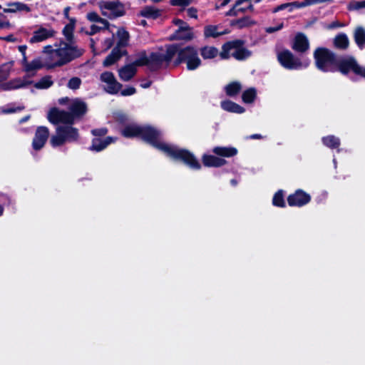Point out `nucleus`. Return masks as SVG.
I'll list each match as a JSON object with an SVG mask.
<instances>
[{"label": "nucleus", "mask_w": 365, "mask_h": 365, "mask_svg": "<svg viewBox=\"0 0 365 365\" xmlns=\"http://www.w3.org/2000/svg\"><path fill=\"white\" fill-rule=\"evenodd\" d=\"M116 138L107 136L104 139L100 138H93L91 140V145L88 147L90 151L101 152L106 149L110 144L114 143Z\"/></svg>", "instance_id": "nucleus-16"}, {"label": "nucleus", "mask_w": 365, "mask_h": 365, "mask_svg": "<svg viewBox=\"0 0 365 365\" xmlns=\"http://www.w3.org/2000/svg\"><path fill=\"white\" fill-rule=\"evenodd\" d=\"M81 84V80L78 77H73L68 82V87L71 89L76 90L79 88Z\"/></svg>", "instance_id": "nucleus-46"}, {"label": "nucleus", "mask_w": 365, "mask_h": 365, "mask_svg": "<svg viewBox=\"0 0 365 365\" xmlns=\"http://www.w3.org/2000/svg\"><path fill=\"white\" fill-rule=\"evenodd\" d=\"M136 92V90L133 87H128L123 91H121V95L124 96H131Z\"/></svg>", "instance_id": "nucleus-55"}, {"label": "nucleus", "mask_w": 365, "mask_h": 365, "mask_svg": "<svg viewBox=\"0 0 365 365\" xmlns=\"http://www.w3.org/2000/svg\"><path fill=\"white\" fill-rule=\"evenodd\" d=\"M114 41H115L114 35L112 36V38H106L103 42L104 50L107 51L109 48H110L114 44Z\"/></svg>", "instance_id": "nucleus-50"}, {"label": "nucleus", "mask_w": 365, "mask_h": 365, "mask_svg": "<svg viewBox=\"0 0 365 365\" xmlns=\"http://www.w3.org/2000/svg\"><path fill=\"white\" fill-rule=\"evenodd\" d=\"M352 6L354 9L365 8V1L353 2Z\"/></svg>", "instance_id": "nucleus-58"}, {"label": "nucleus", "mask_w": 365, "mask_h": 365, "mask_svg": "<svg viewBox=\"0 0 365 365\" xmlns=\"http://www.w3.org/2000/svg\"><path fill=\"white\" fill-rule=\"evenodd\" d=\"M102 14L110 19H115L124 14L123 5L118 1H103L100 4Z\"/></svg>", "instance_id": "nucleus-10"}, {"label": "nucleus", "mask_w": 365, "mask_h": 365, "mask_svg": "<svg viewBox=\"0 0 365 365\" xmlns=\"http://www.w3.org/2000/svg\"><path fill=\"white\" fill-rule=\"evenodd\" d=\"M255 22L249 16H245L243 18L232 20L230 25L238 29L250 27L254 25Z\"/></svg>", "instance_id": "nucleus-29"}, {"label": "nucleus", "mask_w": 365, "mask_h": 365, "mask_svg": "<svg viewBox=\"0 0 365 365\" xmlns=\"http://www.w3.org/2000/svg\"><path fill=\"white\" fill-rule=\"evenodd\" d=\"M292 48L297 52L302 53H305L309 48L308 38L304 34H297L294 38Z\"/></svg>", "instance_id": "nucleus-19"}, {"label": "nucleus", "mask_w": 365, "mask_h": 365, "mask_svg": "<svg viewBox=\"0 0 365 365\" xmlns=\"http://www.w3.org/2000/svg\"><path fill=\"white\" fill-rule=\"evenodd\" d=\"M242 89V86L239 82H232L227 85L225 88L226 94L229 96L237 95Z\"/></svg>", "instance_id": "nucleus-38"}, {"label": "nucleus", "mask_w": 365, "mask_h": 365, "mask_svg": "<svg viewBox=\"0 0 365 365\" xmlns=\"http://www.w3.org/2000/svg\"><path fill=\"white\" fill-rule=\"evenodd\" d=\"M24 110V106H15V105H8L6 106L4 110V113H17L21 112Z\"/></svg>", "instance_id": "nucleus-45"}, {"label": "nucleus", "mask_w": 365, "mask_h": 365, "mask_svg": "<svg viewBox=\"0 0 365 365\" xmlns=\"http://www.w3.org/2000/svg\"><path fill=\"white\" fill-rule=\"evenodd\" d=\"M121 134L127 138H140L173 161L182 163L191 170H200L202 168V164L193 153L176 145L161 141L162 132L150 125L130 123L124 126Z\"/></svg>", "instance_id": "nucleus-1"}, {"label": "nucleus", "mask_w": 365, "mask_h": 365, "mask_svg": "<svg viewBox=\"0 0 365 365\" xmlns=\"http://www.w3.org/2000/svg\"><path fill=\"white\" fill-rule=\"evenodd\" d=\"M8 8H4L5 13H14L16 11H26L29 12L30 8L25 4L21 2H14L7 4Z\"/></svg>", "instance_id": "nucleus-31"}, {"label": "nucleus", "mask_w": 365, "mask_h": 365, "mask_svg": "<svg viewBox=\"0 0 365 365\" xmlns=\"http://www.w3.org/2000/svg\"><path fill=\"white\" fill-rule=\"evenodd\" d=\"M26 46L22 45L19 46V51L22 53L23 56L26 55Z\"/></svg>", "instance_id": "nucleus-62"}, {"label": "nucleus", "mask_w": 365, "mask_h": 365, "mask_svg": "<svg viewBox=\"0 0 365 365\" xmlns=\"http://www.w3.org/2000/svg\"><path fill=\"white\" fill-rule=\"evenodd\" d=\"M343 26V24L339 23V21H333L331 24L328 26V29H332L336 27H341Z\"/></svg>", "instance_id": "nucleus-60"}, {"label": "nucleus", "mask_w": 365, "mask_h": 365, "mask_svg": "<svg viewBox=\"0 0 365 365\" xmlns=\"http://www.w3.org/2000/svg\"><path fill=\"white\" fill-rule=\"evenodd\" d=\"M66 141L63 138L61 133H59L57 128H56V135L51 136L50 143L52 147L56 148L63 145Z\"/></svg>", "instance_id": "nucleus-39"}, {"label": "nucleus", "mask_w": 365, "mask_h": 365, "mask_svg": "<svg viewBox=\"0 0 365 365\" xmlns=\"http://www.w3.org/2000/svg\"><path fill=\"white\" fill-rule=\"evenodd\" d=\"M218 50L213 46H205L200 49V54L204 59H211L218 55Z\"/></svg>", "instance_id": "nucleus-34"}, {"label": "nucleus", "mask_w": 365, "mask_h": 365, "mask_svg": "<svg viewBox=\"0 0 365 365\" xmlns=\"http://www.w3.org/2000/svg\"><path fill=\"white\" fill-rule=\"evenodd\" d=\"M284 26L283 23L279 24L277 26H270L265 29V31L269 34L274 33L275 31H278L282 29Z\"/></svg>", "instance_id": "nucleus-53"}, {"label": "nucleus", "mask_w": 365, "mask_h": 365, "mask_svg": "<svg viewBox=\"0 0 365 365\" xmlns=\"http://www.w3.org/2000/svg\"><path fill=\"white\" fill-rule=\"evenodd\" d=\"M336 66L343 74H346L351 71L355 74L365 78V68L360 66L351 56L339 58Z\"/></svg>", "instance_id": "nucleus-8"}, {"label": "nucleus", "mask_w": 365, "mask_h": 365, "mask_svg": "<svg viewBox=\"0 0 365 365\" xmlns=\"http://www.w3.org/2000/svg\"><path fill=\"white\" fill-rule=\"evenodd\" d=\"M82 115H47L48 121L54 125L73 126L76 119Z\"/></svg>", "instance_id": "nucleus-15"}, {"label": "nucleus", "mask_w": 365, "mask_h": 365, "mask_svg": "<svg viewBox=\"0 0 365 365\" xmlns=\"http://www.w3.org/2000/svg\"><path fill=\"white\" fill-rule=\"evenodd\" d=\"M126 53L125 50L114 48L111 53L105 58L103 65L105 67L110 66L118 61L123 55Z\"/></svg>", "instance_id": "nucleus-25"}, {"label": "nucleus", "mask_w": 365, "mask_h": 365, "mask_svg": "<svg viewBox=\"0 0 365 365\" xmlns=\"http://www.w3.org/2000/svg\"><path fill=\"white\" fill-rule=\"evenodd\" d=\"M272 205L275 207L282 208L286 207L284 191L282 190H279L274 193L272 198Z\"/></svg>", "instance_id": "nucleus-36"}, {"label": "nucleus", "mask_w": 365, "mask_h": 365, "mask_svg": "<svg viewBox=\"0 0 365 365\" xmlns=\"http://www.w3.org/2000/svg\"><path fill=\"white\" fill-rule=\"evenodd\" d=\"M70 9H71L70 7L67 6L63 10V15L68 19H69V11H70Z\"/></svg>", "instance_id": "nucleus-61"}, {"label": "nucleus", "mask_w": 365, "mask_h": 365, "mask_svg": "<svg viewBox=\"0 0 365 365\" xmlns=\"http://www.w3.org/2000/svg\"><path fill=\"white\" fill-rule=\"evenodd\" d=\"M264 136H262L261 134H252L250 136L247 137V139H251V140H261L264 138Z\"/></svg>", "instance_id": "nucleus-59"}, {"label": "nucleus", "mask_w": 365, "mask_h": 365, "mask_svg": "<svg viewBox=\"0 0 365 365\" xmlns=\"http://www.w3.org/2000/svg\"><path fill=\"white\" fill-rule=\"evenodd\" d=\"M354 38L356 43L361 48L365 44V30L362 27H357L354 31Z\"/></svg>", "instance_id": "nucleus-33"}, {"label": "nucleus", "mask_w": 365, "mask_h": 365, "mask_svg": "<svg viewBox=\"0 0 365 365\" xmlns=\"http://www.w3.org/2000/svg\"><path fill=\"white\" fill-rule=\"evenodd\" d=\"M244 41L235 40L229 41L222 46L220 53L222 58H228L230 56L239 61L245 60L251 56V52L243 46Z\"/></svg>", "instance_id": "nucleus-3"}, {"label": "nucleus", "mask_w": 365, "mask_h": 365, "mask_svg": "<svg viewBox=\"0 0 365 365\" xmlns=\"http://www.w3.org/2000/svg\"><path fill=\"white\" fill-rule=\"evenodd\" d=\"M87 18L89 21L102 24L103 28H108V22L101 18L96 12H91L87 14Z\"/></svg>", "instance_id": "nucleus-42"}, {"label": "nucleus", "mask_w": 365, "mask_h": 365, "mask_svg": "<svg viewBox=\"0 0 365 365\" xmlns=\"http://www.w3.org/2000/svg\"><path fill=\"white\" fill-rule=\"evenodd\" d=\"M161 11L153 6H146L141 11V16L146 18L157 19L160 16Z\"/></svg>", "instance_id": "nucleus-35"}, {"label": "nucleus", "mask_w": 365, "mask_h": 365, "mask_svg": "<svg viewBox=\"0 0 365 365\" xmlns=\"http://www.w3.org/2000/svg\"><path fill=\"white\" fill-rule=\"evenodd\" d=\"M226 34H227V31L226 30L219 32L217 31V26L213 25L206 26L204 31V34L205 37L216 38Z\"/></svg>", "instance_id": "nucleus-37"}, {"label": "nucleus", "mask_w": 365, "mask_h": 365, "mask_svg": "<svg viewBox=\"0 0 365 365\" xmlns=\"http://www.w3.org/2000/svg\"><path fill=\"white\" fill-rule=\"evenodd\" d=\"M187 15L191 18H197V10L194 7H190L187 10Z\"/></svg>", "instance_id": "nucleus-56"}, {"label": "nucleus", "mask_w": 365, "mask_h": 365, "mask_svg": "<svg viewBox=\"0 0 365 365\" xmlns=\"http://www.w3.org/2000/svg\"><path fill=\"white\" fill-rule=\"evenodd\" d=\"M31 83V81L29 80L26 76H24L23 78H14L9 82L3 83L1 85V88L3 90L9 91L24 88Z\"/></svg>", "instance_id": "nucleus-20"}, {"label": "nucleus", "mask_w": 365, "mask_h": 365, "mask_svg": "<svg viewBox=\"0 0 365 365\" xmlns=\"http://www.w3.org/2000/svg\"><path fill=\"white\" fill-rule=\"evenodd\" d=\"M45 67L43 58H35L29 63H26L24 71L26 72L25 76L29 80L30 78L34 77L38 70Z\"/></svg>", "instance_id": "nucleus-21"}, {"label": "nucleus", "mask_w": 365, "mask_h": 365, "mask_svg": "<svg viewBox=\"0 0 365 365\" xmlns=\"http://www.w3.org/2000/svg\"><path fill=\"white\" fill-rule=\"evenodd\" d=\"M53 31L45 28H40L34 32L33 36L30 38V43H37L43 41L53 35Z\"/></svg>", "instance_id": "nucleus-24"}, {"label": "nucleus", "mask_w": 365, "mask_h": 365, "mask_svg": "<svg viewBox=\"0 0 365 365\" xmlns=\"http://www.w3.org/2000/svg\"><path fill=\"white\" fill-rule=\"evenodd\" d=\"M202 165L206 168H220L225 165L227 161L216 155L203 154L201 158Z\"/></svg>", "instance_id": "nucleus-17"}, {"label": "nucleus", "mask_w": 365, "mask_h": 365, "mask_svg": "<svg viewBox=\"0 0 365 365\" xmlns=\"http://www.w3.org/2000/svg\"><path fill=\"white\" fill-rule=\"evenodd\" d=\"M70 21L71 22L68 24H67L63 30V33L67 40L66 42H73V32L74 29L75 20L73 19H70Z\"/></svg>", "instance_id": "nucleus-40"}, {"label": "nucleus", "mask_w": 365, "mask_h": 365, "mask_svg": "<svg viewBox=\"0 0 365 365\" xmlns=\"http://www.w3.org/2000/svg\"><path fill=\"white\" fill-rule=\"evenodd\" d=\"M70 114H85L88 111V106L86 102L80 98H75L71 101L69 105ZM48 114H68V113H59L56 108L50 109Z\"/></svg>", "instance_id": "nucleus-12"}, {"label": "nucleus", "mask_w": 365, "mask_h": 365, "mask_svg": "<svg viewBox=\"0 0 365 365\" xmlns=\"http://www.w3.org/2000/svg\"><path fill=\"white\" fill-rule=\"evenodd\" d=\"M173 23L179 26V29L178 30H182L190 27L187 23L179 19H174Z\"/></svg>", "instance_id": "nucleus-51"}, {"label": "nucleus", "mask_w": 365, "mask_h": 365, "mask_svg": "<svg viewBox=\"0 0 365 365\" xmlns=\"http://www.w3.org/2000/svg\"><path fill=\"white\" fill-rule=\"evenodd\" d=\"M277 59L284 68L289 70H297L307 68L309 65L308 61L302 62L289 50H284L279 52Z\"/></svg>", "instance_id": "nucleus-7"}, {"label": "nucleus", "mask_w": 365, "mask_h": 365, "mask_svg": "<svg viewBox=\"0 0 365 365\" xmlns=\"http://www.w3.org/2000/svg\"><path fill=\"white\" fill-rule=\"evenodd\" d=\"M287 203L290 207H303L310 202L311 195L302 189H297L287 197Z\"/></svg>", "instance_id": "nucleus-11"}, {"label": "nucleus", "mask_w": 365, "mask_h": 365, "mask_svg": "<svg viewBox=\"0 0 365 365\" xmlns=\"http://www.w3.org/2000/svg\"><path fill=\"white\" fill-rule=\"evenodd\" d=\"M43 52L44 53L43 60L45 63V67L47 68L60 67L64 65L61 59V56L58 47L53 49L51 46H47L43 48Z\"/></svg>", "instance_id": "nucleus-9"}, {"label": "nucleus", "mask_w": 365, "mask_h": 365, "mask_svg": "<svg viewBox=\"0 0 365 365\" xmlns=\"http://www.w3.org/2000/svg\"><path fill=\"white\" fill-rule=\"evenodd\" d=\"M66 142L73 143L79 140L80 134L78 128L73 126H56Z\"/></svg>", "instance_id": "nucleus-18"}, {"label": "nucleus", "mask_w": 365, "mask_h": 365, "mask_svg": "<svg viewBox=\"0 0 365 365\" xmlns=\"http://www.w3.org/2000/svg\"><path fill=\"white\" fill-rule=\"evenodd\" d=\"M192 38L193 34L191 31V28L188 27L182 30H177L175 33L170 37V39L189 41L192 39Z\"/></svg>", "instance_id": "nucleus-30"}, {"label": "nucleus", "mask_w": 365, "mask_h": 365, "mask_svg": "<svg viewBox=\"0 0 365 365\" xmlns=\"http://www.w3.org/2000/svg\"><path fill=\"white\" fill-rule=\"evenodd\" d=\"M323 144L331 148V149H336L340 146V140L339 138L329 135L325 137H323L322 139Z\"/></svg>", "instance_id": "nucleus-32"}, {"label": "nucleus", "mask_w": 365, "mask_h": 365, "mask_svg": "<svg viewBox=\"0 0 365 365\" xmlns=\"http://www.w3.org/2000/svg\"><path fill=\"white\" fill-rule=\"evenodd\" d=\"M4 39L7 41H11V42L16 41V38L14 37L13 35H9V36L4 37Z\"/></svg>", "instance_id": "nucleus-64"}, {"label": "nucleus", "mask_w": 365, "mask_h": 365, "mask_svg": "<svg viewBox=\"0 0 365 365\" xmlns=\"http://www.w3.org/2000/svg\"><path fill=\"white\" fill-rule=\"evenodd\" d=\"M58 48L64 65L81 57L85 51L83 48L78 47L73 42L61 41Z\"/></svg>", "instance_id": "nucleus-5"}, {"label": "nucleus", "mask_w": 365, "mask_h": 365, "mask_svg": "<svg viewBox=\"0 0 365 365\" xmlns=\"http://www.w3.org/2000/svg\"><path fill=\"white\" fill-rule=\"evenodd\" d=\"M53 84V81L51 80V78L48 76L43 78L40 81L36 83L34 86L36 88L43 89L48 88L51 86Z\"/></svg>", "instance_id": "nucleus-44"}, {"label": "nucleus", "mask_w": 365, "mask_h": 365, "mask_svg": "<svg viewBox=\"0 0 365 365\" xmlns=\"http://www.w3.org/2000/svg\"><path fill=\"white\" fill-rule=\"evenodd\" d=\"M106 28H103L102 26H99L98 25H92L91 26V31L88 32L89 35H93L97 32H98L101 29H105Z\"/></svg>", "instance_id": "nucleus-57"}, {"label": "nucleus", "mask_w": 365, "mask_h": 365, "mask_svg": "<svg viewBox=\"0 0 365 365\" xmlns=\"http://www.w3.org/2000/svg\"><path fill=\"white\" fill-rule=\"evenodd\" d=\"M12 65V63H7L0 67V82L9 77Z\"/></svg>", "instance_id": "nucleus-43"}, {"label": "nucleus", "mask_w": 365, "mask_h": 365, "mask_svg": "<svg viewBox=\"0 0 365 365\" xmlns=\"http://www.w3.org/2000/svg\"><path fill=\"white\" fill-rule=\"evenodd\" d=\"M101 80L106 83L105 89L109 93H117L122 87V85L116 81L113 73L111 72L106 71L101 73Z\"/></svg>", "instance_id": "nucleus-14"}, {"label": "nucleus", "mask_w": 365, "mask_h": 365, "mask_svg": "<svg viewBox=\"0 0 365 365\" xmlns=\"http://www.w3.org/2000/svg\"><path fill=\"white\" fill-rule=\"evenodd\" d=\"M296 3H297V4H293L292 6H295L297 7H304L310 4L309 2H302V3L296 2Z\"/></svg>", "instance_id": "nucleus-63"}, {"label": "nucleus", "mask_w": 365, "mask_h": 365, "mask_svg": "<svg viewBox=\"0 0 365 365\" xmlns=\"http://www.w3.org/2000/svg\"><path fill=\"white\" fill-rule=\"evenodd\" d=\"M212 152L219 158H232L238 153L236 148L232 146H215L212 149Z\"/></svg>", "instance_id": "nucleus-22"}, {"label": "nucleus", "mask_w": 365, "mask_h": 365, "mask_svg": "<svg viewBox=\"0 0 365 365\" xmlns=\"http://www.w3.org/2000/svg\"><path fill=\"white\" fill-rule=\"evenodd\" d=\"M192 0H170V4L175 6H187L192 3Z\"/></svg>", "instance_id": "nucleus-48"}, {"label": "nucleus", "mask_w": 365, "mask_h": 365, "mask_svg": "<svg viewBox=\"0 0 365 365\" xmlns=\"http://www.w3.org/2000/svg\"><path fill=\"white\" fill-rule=\"evenodd\" d=\"M314 57L317 67L324 72L332 71V66H336L339 58L333 52L325 48H317Z\"/></svg>", "instance_id": "nucleus-4"}, {"label": "nucleus", "mask_w": 365, "mask_h": 365, "mask_svg": "<svg viewBox=\"0 0 365 365\" xmlns=\"http://www.w3.org/2000/svg\"><path fill=\"white\" fill-rule=\"evenodd\" d=\"M293 4H297L296 2L282 4L273 9V13H277L281 10L285 9Z\"/></svg>", "instance_id": "nucleus-54"}, {"label": "nucleus", "mask_w": 365, "mask_h": 365, "mask_svg": "<svg viewBox=\"0 0 365 365\" xmlns=\"http://www.w3.org/2000/svg\"><path fill=\"white\" fill-rule=\"evenodd\" d=\"M135 62L133 64H129L121 68L118 71L119 77L122 81H130L136 73V68Z\"/></svg>", "instance_id": "nucleus-26"}, {"label": "nucleus", "mask_w": 365, "mask_h": 365, "mask_svg": "<svg viewBox=\"0 0 365 365\" xmlns=\"http://www.w3.org/2000/svg\"><path fill=\"white\" fill-rule=\"evenodd\" d=\"M333 43L336 48L345 50L349 46V40L346 34L341 33L334 37Z\"/></svg>", "instance_id": "nucleus-27"}, {"label": "nucleus", "mask_w": 365, "mask_h": 365, "mask_svg": "<svg viewBox=\"0 0 365 365\" xmlns=\"http://www.w3.org/2000/svg\"><path fill=\"white\" fill-rule=\"evenodd\" d=\"M256 97V90L253 88H249L243 92L242 98L246 103H252Z\"/></svg>", "instance_id": "nucleus-41"}, {"label": "nucleus", "mask_w": 365, "mask_h": 365, "mask_svg": "<svg viewBox=\"0 0 365 365\" xmlns=\"http://www.w3.org/2000/svg\"><path fill=\"white\" fill-rule=\"evenodd\" d=\"M240 4H237V1L235 2V5L230 9L225 15L227 16H237L238 15L237 7H238Z\"/></svg>", "instance_id": "nucleus-52"}, {"label": "nucleus", "mask_w": 365, "mask_h": 365, "mask_svg": "<svg viewBox=\"0 0 365 365\" xmlns=\"http://www.w3.org/2000/svg\"><path fill=\"white\" fill-rule=\"evenodd\" d=\"M177 51L178 46L175 45H170L167 47L165 53H152L149 56L143 53L135 61V63L138 66H148L150 70L155 71L164 64L168 65L177 53Z\"/></svg>", "instance_id": "nucleus-2"}, {"label": "nucleus", "mask_w": 365, "mask_h": 365, "mask_svg": "<svg viewBox=\"0 0 365 365\" xmlns=\"http://www.w3.org/2000/svg\"><path fill=\"white\" fill-rule=\"evenodd\" d=\"M0 202L2 203L1 205L3 207L4 205H10L11 204V199L8 195L0 193Z\"/></svg>", "instance_id": "nucleus-49"}, {"label": "nucleus", "mask_w": 365, "mask_h": 365, "mask_svg": "<svg viewBox=\"0 0 365 365\" xmlns=\"http://www.w3.org/2000/svg\"><path fill=\"white\" fill-rule=\"evenodd\" d=\"M108 132V130L107 128H95L92 129L91 131V133L95 136L96 138H100L105 136Z\"/></svg>", "instance_id": "nucleus-47"}, {"label": "nucleus", "mask_w": 365, "mask_h": 365, "mask_svg": "<svg viewBox=\"0 0 365 365\" xmlns=\"http://www.w3.org/2000/svg\"><path fill=\"white\" fill-rule=\"evenodd\" d=\"M49 137V130L46 126L37 127L32 140V148L34 150L43 148Z\"/></svg>", "instance_id": "nucleus-13"}, {"label": "nucleus", "mask_w": 365, "mask_h": 365, "mask_svg": "<svg viewBox=\"0 0 365 365\" xmlns=\"http://www.w3.org/2000/svg\"><path fill=\"white\" fill-rule=\"evenodd\" d=\"M178 63L181 62L186 63L188 70H195L201 64V60L198 57L197 51L192 46H187L184 48L178 50Z\"/></svg>", "instance_id": "nucleus-6"}, {"label": "nucleus", "mask_w": 365, "mask_h": 365, "mask_svg": "<svg viewBox=\"0 0 365 365\" xmlns=\"http://www.w3.org/2000/svg\"><path fill=\"white\" fill-rule=\"evenodd\" d=\"M114 36L117 39V43L115 48H118V49H123V48L128 45L130 35L129 33L125 29H118Z\"/></svg>", "instance_id": "nucleus-23"}, {"label": "nucleus", "mask_w": 365, "mask_h": 365, "mask_svg": "<svg viewBox=\"0 0 365 365\" xmlns=\"http://www.w3.org/2000/svg\"><path fill=\"white\" fill-rule=\"evenodd\" d=\"M221 107L225 111L230 113H242L245 111L242 106L228 100L222 101Z\"/></svg>", "instance_id": "nucleus-28"}]
</instances>
